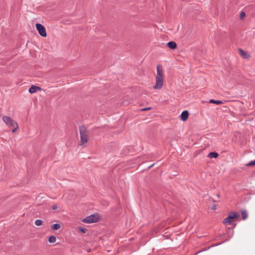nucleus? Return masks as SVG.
Masks as SVG:
<instances>
[{
  "label": "nucleus",
  "mask_w": 255,
  "mask_h": 255,
  "mask_svg": "<svg viewBox=\"0 0 255 255\" xmlns=\"http://www.w3.org/2000/svg\"><path fill=\"white\" fill-rule=\"evenodd\" d=\"M163 83V72L160 65L157 66V75L156 76V84L153 87L154 89H160Z\"/></svg>",
  "instance_id": "1"
},
{
  "label": "nucleus",
  "mask_w": 255,
  "mask_h": 255,
  "mask_svg": "<svg viewBox=\"0 0 255 255\" xmlns=\"http://www.w3.org/2000/svg\"><path fill=\"white\" fill-rule=\"evenodd\" d=\"M239 216L240 214L237 212H230L228 216L223 221V223L226 225H231L234 222V220Z\"/></svg>",
  "instance_id": "2"
},
{
  "label": "nucleus",
  "mask_w": 255,
  "mask_h": 255,
  "mask_svg": "<svg viewBox=\"0 0 255 255\" xmlns=\"http://www.w3.org/2000/svg\"><path fill=\"white\" fill-rule=\"evenodd\" d=\"M80 133L81 143L82 144H84L88 141V134L85 127H80Z\"/></svg>",
  "instance_id": "3"
},
{
  "label": "nucleus",
  "mask_w": 255,
  "mask_h": 255,
  "mask_svg": "<svg viewBox=\"0 0 255 255\" xmlns=\"http://www.w3.org/2000/svg\"><path fill=\"white\" fill-rule=\"evenodd\" d=\"M3 121L6 124V125L9 127H14L15 126L17 127V123L12 120L11 118L8 116H3L2 117Z\"/></svg>",
  "instance_id": "4"
},
{
  "label": "nucleus",
  "mask_w": 255,
  "mask_h": 255,
  "mask_svg": "<svg viewBox=\"0 0 255 255\" xmlns=\"http://www.w3.org/2000/svg\"><path fill=\"white\" fill-rule=\"evenodd\" d=\"M98 221V217L95 215H91L84 218L82 221L84 223L90 224L96 222Z\"/></svg>",
  "instance_id": "5"
},
{
  "label": "nucleus",
  "mask_w": 255,
  "mask_h": 255,
  "mask_svg": "<svg viewBox=\"0 0 255 255\" xmlns=\"http://www.w3.org/2000/svg\"><path fill=\"white\" fill-rule=\"evenodd\" d=\"M36 28L39 34L42 37H46L47 35L46 31L44 26L40 23L36 24Z\"/></svg>",
  "instance_id": "6"
},
{
  "label": "nucleus",
  "mask_w": 255,
  "mask_h": 255,
  "mask_svg": "<svg viewBox=\"0 0 255 255\" xmlns=\"http://www.w3.org/2000/svg\"><path fill=\"white\" fill-rule=\"evenodd\" d=\"M188 116V112L187 110L183 111L180 115V119L183 121H185L187 120Z\"/></svg>",
  "instance_id": "7"
},
{
  "label": "nucleus",
  "mask_w": 255,
  "mask_h": 255,
  "mask_svg": "<svg viewBox=\"0 0 255 255\" xmlns=\"http://www.w3.org/2000/svg\"><path fill=\"white\" fill-rule=\"evenodd\" d=\"M38 90H40V88L38 87V86H34V85H32L29 89V92L31 94H33V93H35L36 92H37Z\"/></svg>",
  "instance_id": "8"
},
{
  "label": "nucleus",
  "mask_w": 255,
  "mask_h": 255,
  "mask_svg": "<svg viewBox=\"0 0 255 255\" xmlns=\"http://www.w3.org/2000/svg\"><path fill=\"white\" fill-rule=\"evenodd\" d=\"M167 46L170 48V49H174L176 48L177 47V44L176 43V42H174V41H170V42H168L167 44H166Z\"/></svg>",
  "instance_id": "9"
},
{
  "label": "nucleus",
  "mask_w": 255,
  "mask_h": 255,
  "mask_svg": "<svg viewBox=\"0 0 255 255\" xmlns=\"http://www.w3.org/2000/svg\"><path fill=\"white\" fill-rule=\"evenodd\" d=\"M218 156V153L216 152H211L209 153L208 157L210 158H217Z\"/></svg>",
  "instance_id": "10"
},
{
  "label": "nucleus",
  "mask_w": 255,
  "mask_h": 255,
  "mask_svg": "<svg viewBox=\"0 0 255 255\" xmlns=\"http://www.w3.org/2000/svg\"><path fill=\"white\" fill-rule=\"evenodd\" d=\"M61 227V226L59 224H54L51 226V229L53 230H59Z\"/></svg>",
  "instance_id": "11"
},
{
  "label": "nucleus",
  "mask_w": 255,
  "mask_h": 255,
  "mask_svg": "<svg viewBox=\"0 0 255 255\" xmlns=\"http://www.w3.org/2000/svg\"><path fill=\"white\" fill-rule=\"evenodd\" d=\"M209 102L210 103H213V104H216L217 105H220V104H221L223 103V102L222 101H220V100H214V99H211L210 101H209Z\"/></svg>",
  "instance_id": "12"
},
{
  "label": "nucleus",
  "mask_w": 255,
  "mask_h": 255,
  "mask_svg": "<svg viewBox=\"0 0 255 255\" xmlns=\"http://www.w3.org/2000/svg\"><path fill=\"white\" fill-rule=\"evenodd\" d=\"M48 241L50 243H54L56 241V238L54 236H51L49 239Z\"/></svg>",
  "instance_id": "13"
},
{
  "label": "nucleus",
  "mask_w": 255,
  "mask_h": 255,
  "mask_svg": "<svg viewBox=\"0 0 255 255\" xmlns=\"http://www.w3.org/2000/svg\"><path fill=\"white\" fill-rule=\"evenodd\" d=\"M243 220H246L248 217V213L246 211H242L241 212Z\"/></svg>",
  "instance_id": "14"
},
{
  "label": "nucleus",
  "mask_w": 255,
  "mask_h": 255,
  "mask_svg": "<svg viewBox=\"0 0 255 255\" xmlns=\"http://www.w3.org/2000/svg\"><path fill=\"white\" fill-rule=\"evenodd\" d=\"M42 223L43 221L40 219H37L35 221V224L37 226H41L42 224Z\"/></svg>",
  "instance_id": "15"
},
{
  "label": "nucleus",
  "mask_w": 255,
  "mask_h": 255,
  "mask_svg": "<svg viewBox=\"0 0 255 255\" xmlns=\"http://www.w3.org/2000/svg\"><path fill=\"white\" fill-rule=\"evenodd\" d=\"M239 53L241 56L244 57V58L246 57V53L245 51H244L243 50L240 49H239Z\"/></svg>",
  "instance_id": "16"
},
{
  "label": "nucleus",
  "mask_w": 255,
  "mask_h": 255,
  "mask_svg": "<svg viewBox=\"0 0 255 255\" xmlns=\"http://www.w3.org/2000/svg\"><path fill=\"white\" fill-rule=\"evenodd\" d=\"M254 165H255V160H252L246 164V165L248 166H253Z\"/></svg>",
  "instance_id": "17"
},
{
  "label": "nucleus",
  "mask_w": 255,
  "mask_h": 255,
  "mask_svg": "<svg viewBox=\"0 0 255 255\" xmlns=\"http://www.w3.org/2000/svg\"><path fill=\"white\" fill-rule=\"evenodd\" d=\"M78 230L83 233H85L87 231V230L86 229H84L81 227H79Z\"/></svg>",
  "instance_id": "18"
},
{
  "label": "nucleus",
  "mask_w": 255,
  "mask_h": 255,
  "mask_svg": "<svg viewBox=\"0 0 255 255\" xmlns=\"http://www.w3.org/2000/svg\"><path fill=\"white\" fill-rule=\"evenodd\" d=\"M246 15V13L244 11H242L240 13V17L241 18H243Z\"/></svg>",
  "instance_id": "19"
},
{
  "label": "nucleus",
  "mask_w": 255,
  "mask_h": 255,
  "mask_svg": "<svg viewBox=\"0 0 255 255\" xmlns=\"http://www.w3.org/2000/svg\"><path fill=\"white\" fill-rule=\"evenodd\" d=\"M13 129L12 130V132H15L16 130L17 129V128H18V125H17V127L16 126H15L14 127H13Z\"/></svg>",
  "instance_id": "20"
},
{
  "label": "nucleus",
  "mask_w": 255,
  "mask_h": 255,
  "mask_svg": "<svg viewBox=\"0 0 255 255\" xmlns=\"http://www.w3.org/2000/svg\"><path fill=\"white\" fill-rule=\"evenodd\" d=\"M150 109H151V107H147V108H145L141 109V111H145L149 110Z\"/></svg>",
  "instance_id": "21"
},
{
  "label": "nucleus",
  "mask_w": 255,
  "mask_h": 255,
  "mask_svg": "<svg viewBox=\"0 0 255 255\" xmlns=\"http://www.w3.org/2000/svg\"><path fill=\"white\" fill-rule=\"evenodd\" d=\"M57 208H58V207H57V205H53V206H52V209L53 210H56V209H57Z\"/></svg>",
  "instance_id": "22"
},
{
  "label": "nucleus",
  "mask_w": 255,
  "mask_h": 255,
  "mask_svg": "<svg viewBox=\"0 0 255 255\" xmlns=\"http://www.w3.org/2000/svg\"><path fill=\"white\" fill-rule=\"evenodd\" d=\"M216 209V205H214V206H212V210H214Z\"/></svg>",
  "instance_id": "23"
},
{
  "label": "nucleus",
  "mask_w": 255,
  "mask_h": 255,
  "mask_svg": "<svg viewBox=\"0 0 255 255\" xmlns=\"http://www.w3.org/2000/svg\"><path fill=\"white\" fill-rule=\"evenodd\" d=\"M153 165H154V164H152V165H150L149 167H152Z\"/></svg>",
  "instance_id": "24"
},
{
  "label": "nucleus",
  "mask_w": 255,
  "mask_h": 255,
  "mask_svg": "<svg viewBox=\"0 0 255 255\" xmlns=\"http://www.w3.org/2000/svg\"><path fill=\"white\" fill-rule=\"evenodd\" d=\"M200 252H202V251H199L198 253H200Z\"/></svg>",
  "instance_id": "25"
},
{
  "label": "nucleus",
  "mask_w": 255,
  "mask_h": 255,
  "mask_svg": "<svg viewBox=\"0 0 255 255\" xmlns=\"http://www.w3.org/2000/svg\"><path fill=\"white\" fill-rule=\"evenodd\" d=\"M200 252H202V251H199L198 253H200Z\"/></svg>",
  "instance_id": "26"
},
{
  "label": "nucleus",
  "mask_w": 255,
  "mask_h": 255,
  "mask_svg": "<svg viewBox=\"0 0 255 255\" xmlns=\"http://www.w3.org/2000/svg\"><path fill=\"white\" fill-rule=\"evenodd\" d=\"M200 252H202V251H199L198 253H200Z\"/></svg>",
  "instance_id": "27"
}]
</instances>
